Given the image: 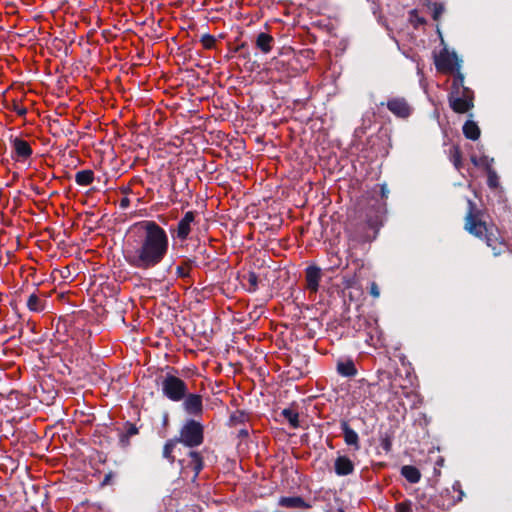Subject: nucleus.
<instances>
[{"label":"nucleus","instance_id":"nucleus-1","mask_svg":"<svg viewBox=\"0 0 512 512\" xmlns=\"http://www.w3.org/2000/svg\"><path fill=\"white\" fill-rule=\"evenodd\" d=\"M137 238L128 242L124 258L139 270H150L159 265L168 253L169 237L166 230L153 220H142L133 225Z\"/></svg>","mask_w":512,"mask_h":512},{"label":"nucleus","instance_id":"nucleus-2","mask_svg":"<svg viewBox=\"0 0 512 512\" xmlns=\"http://www.w3.org/2000/svg\"><path fill=\"white\" fill-rule=\"evenodd\" d=\"M468 207L464 229L469 234L485 241L486 245L491 248L494 256L508 252L512 260V254L509 252L507 243L500 235L499 229L495 225H488L485 221L480 219L479 214L475 212V204L473 201L468 200Z\"/></svg>","mask_w":512,"mask_h":512},{"label":"nucleus","instance_id":"nucleus-3","mask_svg":"<svg viewBox=\"0 0 512 512\" xmlns=\"http://www.w3.org/2000/svg\"><path fill=\"white\" fill-rule=\"evenodd\" d=\"M381 225L380 209L372 207L365 211V213L361 212L358 218L351 219L347 224L346 230L353 240L366 243L376 238Z\"/></svg>","mask_w":512,"mask_h":512},{"label":"nucleus","instance_id":"nucleus-4","mask_svg":"<svg viewBox=\"0 0 512 512\" xmlns=\"http://www.w3.org/2000/svg\"><path fill=\"white\" fill-rule=\"evenodd\" d=\"M453 74V81L448 94L450 108L457 114H465L474 108V91L464 85V74L461 70Z\"/></svg>","mask_w":512,"mask_h":512},{"label":"nucleus","instance_id":"nucleus-5","mask_svg":"<svg viewBox=\"0 0 512 512\" xmlns=\"http://www.w3.org/2000/svg\"><path fill=\"white\" fill-rule=\"evenodd\" d=\"M179 443L188 448H195L204 442V426L195 419H187L181 426L178 436Z\"/></svg>","mask_w":512,"mask_h":512},{"label":"nucleus","instance_id":"nucleus-6","mask_svg":"<svg viewBox=\"0 0 512 512\" xmlns=\"http://www.w3.org/2000/svg\"><path fill=\"white\" fill-rule=\"evenodd\" d=\"M162 395L172 402H181L187 396L188 385L180 377L166 373L161 377Z\"/></svg>","mask_w":512,"mask_h":512},{"label":"nucleus","instance_id":"nucleus-7","mask_svg":"<svg viewBox=\"0 0 512 512\" xmlns=\"http://www.w3.org/2000/svg\"><path fill=\"white\" fill-rule=\"evenodd\" d=\"M34 379L37 382V384L34 383V399H37L40 404L45 406L53 404L57 390L51 375L44 374L41 376L40 374H34Z\"/></svg>","mask_w":512,"mask_h":512},{"label":"nucleus","instance_id":"nucleus-8","mask_svg":"<svg viewBox=\"0 0 512 512\" xmlns=\"http://www.w3.org/2000/svg\"><path fill=\"white\" fill-rule=\"evenodd\" d=\"M197 212L187 211L175 226L170 227L169 233L175 241L181 243L187 241L196 221Z\"/></svg>","mask_w":512,"mask_h":512},{"label":"nucleus","instance_id":"nucleus-9","mask_svg":"<svg viewBox=\"0 0 512 512\" xmlns=\"http://www.w3.org/2000/svg\"><path fill=\"white\" fill-rule=\"evenodd\" d=\"M461 62L456 52H449L446 48L440 51L434 60L438 72L451 74L461 70Z\"/></svg>","mask_w":512,"mask_h":512},{"label":"nucleus","instance_id":"nucleus-10","mask_svg":"<svg viewBox=\"0 0 512 512\" xmlns=\"http://www.w3.org/2000/svg\"><path fill=\"white\" fill-rule=\"evenodd\" d=\"M380 105H386L387 109L399 119H407L413 113V107L405 97L401 96L390 97L386 103L381 102Z\"/></svg>","mask_w":512,"mask_h":512},{"label":"nucleus","instance_id":"nucleus-11","mask_svg":"<svg viewBox=\"0 0 512 512\" xmlns=\"http://www.w3.org/2000/svg\"><path fill=\"white\" fill-rule=\"evenodd\" d=\"M182 408L190 416L201 417L204 412L202 396L187 391V396L182 400Z\"/></svg>","mask_w":512,"mask_h":512},{"label":"nucleus","instance_id":"nucleus-12","mask_svg":"<svg viewBox=\"0 0 512 512\" xmlns=\"http://www.w3.org/2000/svg\"><path fill=\"white\" fill-rule=\"evenodd\" d=\"M47 205L43 202L36 203L34 201V238L38 235L44 236L47 235L48 238L51 237V229L46 226L43 228V231H38V225L46 222L49 218V212L47 211Z\"/></svg>","mask_w":512,"mask_h":512},{"label":"nucleus","instance_id":"nucleus-13","mask_svg":"<svg viewBox=\"0 0 512 512\" xmlns=\"http://www.w3.org/2000/svg\"><path fill=\"white\" fill-rule=\"evenodd\" d=\"M306 288L310 292L316 293L319 289V283L322 278V271L316 265H310L305 269Z\"/></svg>","mask_w":512,"mask_h":512},{"label":"nucleus","instance_id":"nucleus-14","mask_svg":"<svg viewBox=\"0 0 512 512\" xmlns=\"http://www.w3.org/2000/svg\"><path fill=\"white\" fill-rule=\"evenodd\" d=\"M37 353V361L34 359V371H48L51 355H50V344L47 347L34 348V354Z\"/></svg>","mask_w":512,"mask_h":512},{"label":"nucleus","instance_id":"nucleus-15","mask_svg":"<svg viewBox=\"0 0 512 512\" xmlns=\"http://www.w3.org/2000/svg\"><path fill=\"white\" fill-rule=\"evenodd\" d=\"M340 428L343 434L344 442L346 445L353 447L355 450L360 449V440L357 432L353 430L348 421L342 420L340 422Z\"/></svg>","mask_w":512,"mask_h":512},{"label":"nucleus","instance_id":"nucleus-16","mask_svg":"<svg viewBox=\"0 0 512 512\" xmlns=\"http://www.w3.org/2000/svg\"><path fill=\"white\" fill-rule=\"evenodd\" d=\"M334 471L338 476H348L354 472V463L348 456H338L334 461Z\"/></svg>","mask_w":512,"mask_h":512},{"label":"nucleus","instance_id":"nucleus-17","mask_svg":"<svg viewBox=\"0 0 512 512\" xmlns=\"http://www.w3.org/2000/svg\"><path fill=\"white\" fill-rule=\"evenodd\" d=\"M278 505L284 508H312L311 503L301 496H282L278 499Z\"/></svg>","mask_w":512,"mask_h":512},{"label":"nucleus","instance_id":"nucleus-18","mask_svg":"<svg viewBox=\"0 0 512 512\" xmlns=\"http://www.w3.org/2000/svg\"><path fill=\"white\" fill-rule=\"evenodd\" d=\"M274 42L273 36L265 32H260L255 39L256 48L263 54H268L272 51Z\"/></svg>","mask_w":512,"mask_h":512},{"label":"nucleus","instance_id":"nucleus-19","mask_svg":"<svg viewBox=\"0 0 512 512\" xmlns=\"http://www.w3.org/2000/svg\"><path fill=\"white\" fill-rule=\"evenodd\" d=\"M336 370L342 377L352 378L358 373L355 363L352 359L339 360L336 365Z\"/></svg>","mask_w":512,"mask_h":512},{"label":"nucleus","instance_id":"nucleus-20","mask_svg":"<svg viewBox=\"0 0 512 512\" xmlns=\"http://www.w3.org/2000/svg\"><path fill=\"white\" fill-rule=\"evenodd\" d=\"M188 456L190 458V461L188 463V466L193 470L194 472V476L192 478V481H196V479L198 478L200 472L203 470L204 468V459H203V456L201 455L200 452H197V451H194V450H191L189 453H188Z\"/></svg>","mask_w":512,"mask_h":512},{"label":"nucleus","instance_id":"nucleus-21","mask_svg":"<svg viewBox=\"0 0 512 512\" xmlns=\"http://www.w3.org/2000/svg\"><path fill=\"white\" fill-rule=\"evenodd\" d=\"M195 265V260L191 258H184L175 268V274L177 278L190 279L191 271Z\"/></svg>","mask_w":512,"mask_h":512},{"label":"nucleus","instance_id":"nucleus-22","mask_svg":"<svg viewBox=\"0 0 512 512\" xmlns=\"http://www.w3.org/2000/svg\"><path fill=\"white\" fill-rule=\"evenodd\" d=\"M242 286L249 293H255L258 290L259 278L254 271L242 275Z\"/></svg>","mask_w":512,"mask_h":512},{"label":"nucleus","instance_id":"nucleus-23","mask_svg":"<svg viewBox=\"0 0 512 512\" xmlns=\"http://www.w3.org/2000/svg\"><path fill=\"white\" fill-rule=\"evenodd\" d=\"M39 19H40L39 16L34 17V31L37 29L38 33L40 35H42V37L39 38V39H36V36L34 35V56L38 53V49H37L38 47L40 48L39 53L43 54L44 46H43L42 41L46 40L47 35H48V33L46 32V27L45 26L39 25L37 27Z\"/></svg>","mask_w":512,"mask_h":512},{"label":"nucleus","instance_id":"nucleus-24","mask_svg":"<svg viewBox=\"0 0 512 512\" xmlns=\"http://www.w3.org/2000/svg\"><path fill=\"white\" fill-rule=\"evenodd\" d=\"M462 131H463L464 136L467 139L472 140V141L478 140L480 137V134H481L479 126L477 125L476 122H474L472 120H467L464 123V125L462 127Z\"/></svg>","mask_w":512,"mask_h":512},{"label":"nucleus","instance_id":"nucleus-25","mask_svg":"<svg viewBox=\"0 0 512 512\" xmlns=\"http://www.w3.org/2000/svg\"><path fill=\"white\" fill-rule=\"evenodd\" d=\"M124 428V432L119 435V442L122 447L128 446L130 444V437L138 434L139 432L138 427L131 422H126Z\"/></svg>","mask_w":512,"mask_h":512},{"label":"nucleus","instance_id":"nucleus-26","mask_svg":"<svg viewBox=\"0 0 512 512\" xmlns=\"http://www.w3.org/2000/svg\"><path fill=\"white\" fill-rule=\"evenodd\" d=\"M13 148L18 159H27L31 154V148L27 141L16 138L13 141Z\"/></svg>","mask_w":512,"mask_h":512},{"label":"nucleus","instance_id":"nucleus-27","mask_svg":"<svg viewBox=\"0 0 512 512\" xmlns=\"http://www.w3.org/2000/svg\"><path fill=\"white\" fill-rule=\"evenodd\" d=\"M401 475L412 484L418 483L421 479V473L419 469L412 465H404L401 468Z\"/></svg>","mask_w":512,"mask_h":512},{"label":"nucleus","instance_id":"nucleus-28","mask_svg":"<svg viewBox=\"0 0 512 512\" xmlns=\"http://www.w3.org/2000/svg\"><path fill=\"white\" fill-rule=\"evenodd\" d=\"M94 181V172L91 169H84L76 172L75 182L79 186H88Z\"/></svg>","mask_w":512,"mask_h":512},{"label":"nucleus","instance_id":"nucleus-29","mask_svg":"<svg viewBox=\"0 0 512 512\" xmlns=\"http://www.w3.org/2000/svg\"><path fill=\"white\" fill-rule=\"evenodd\" d=\"M448 156H449V160L452 162L455 169L460 171L463 167L462 152H461L460 147L458 145H453L449 149Z\"/></svg>","mask_w":512,"mask_h":512},{"label":"nucleus","instance_id":"nucleus-30","mask_svg":"<svg viewBox=\"0 0 512 512\" xmlns=\"http://www.w3.org/2000/svg\"><path fill=\"white\" fill-rule=\"evenodd\" d=\"M33 489H34V495H37L39 497L42 508L44 510L48 511V508H45V501L48 498L49 492L47 490V485H46L45 481L40 480L39 483L34 484Z\"/></svg>","mask_w":512,"mask_h":512},{"label":"nucleus","instance_id":"nucleus-31","mask_svg":"<svg viewBox=\"0 0 512 512\" xmlns=\"http://www.w3.org/2000/svg\"><path fill=\"white\" fill-rule=\"evenodd\" d=\"M281 415L289 422L294 429L300 427L299 413L292 408H285L281 411Z\"/></svg>","mask_w":512,"mask_h":512},{"label":"nucleus","instance_id":"nucleus-32","mask_svg":"<svg viewBox=\"0 0 512 512\" xmlns=\"http://www.w3.org/2000/svg\"><path fill=\"white\" fill-rule=\"evenodd\" d=\"M178 443H179V441L177 440L176 437H174V438L168 439L163 446L162 455L170 463H173L175 461L173 451H174L176 444H178Z\"/></svg>","mask_w":512,"mask_h":512},{"label":"nucleus","instance_id":"nucleus-33","mask_svg":"<svg viewBox=\"0 0 512 512\" xmlns=\"http://www.w3.org/2000/svg\"><path fill=\"white\" fill-rule=\"evenodd\" d=\"M18 393L12 391L7 397L0 394V410H2L3 406L6 408L13 410L16 406L14 405V400L17 399Z\"/></svg>","mask_w":512,"mask_h":512},{"label":"nucleus","instance_id":"nucleus-34","mask_svg":"<svg viewBox=\"0 0 512 512\" xmlns=\"http://www.w3.org/2000/svg\"><path fill=\"white\" fill-rule=\"evenodd\" d=\"M46 162L44 154L34 157V178L39 177L42 180L46 179V172L38 170L39 167H43V164Z\"/></svg>","mask_w":512,"mask_h":512},{"label":"nucleus","instance_id":"nucleus-35","mask_svg":"<svg viewBox=\"0 0 512 512\" xmlns=\"http://www.w3.org/2000/svg\"><path fill=\"white\" fill-rule=\"evenodd\" d=\"M44 296H45L44 293H41V292L36 293L34 291V312H42V311L46 310L48 303H47L46 298H42Z\"/></svg>","mask_w":512,"mask_h":512},{"label":"nucleus","instance_id":"nucleus-36","mask_svg":"<svg viewBox=\"0 0 512 512\" xmlns=\"http://www.w3.org/2000/svg\"><path fill=\"white\" fill-rule=\"evenodd\" d=\"M426 5L428 8L432 9V18L433 20L437 21L441 17L442 13L444 12V5L442 3L438 2H431L429 0H425Z\"/></svg>","mask_w":512,"mask_h":512},{"label":"nucleus","instance_id":"nucleus-37","mask_svg":"<svg viewBox=\"0 0 512 512\" xmlns=\"http://www.w3.org/2000/svg\"><path fill=\"white\" fill-rule=\"evenodd\" d=\"M471 162L474 164V166H481L487 171L489 170V168H492L494 159L489 158L487 156H482L480 158H477L476 156H471Z\"/></svg>","mask_w":512,"mask_h":512},{"label":"nucleus","instance_id":"nucleus-38","mask_svg":"<svg viewBox=\"0 0 512 512\" xmlns=\"http://www.w3.org/2000/svg\"><path fill=\"white\" fill-rule=\"evenodd\" d=\"M200 42L204 49L211 50L216 48L217 39L211 34H203L200 38Z\"/></svg>","mask_w":512,"mask_h":512},{"label":"nucleus","instance_id":"nucleus-39","mask_svg":"<svg viewBox=\"0 0 512 512\" xmlns=\"http://www.w3.org/2000/svg\"><path fill=\"white\" fill-rule=\"evenodd\" d=\"M487 172V185L491 189H496L499 187V177L496 171L493 168H489Z\"/></svg>","mask_w":512,"mask_h":512},{"label":"nucleus","instance_id":"nucleus-40","mask_svg":"<svg viewBox=\"0 0 512 512\" xmlns=\"http://www.w3.org/2000/svg\"><path fill=\"white\" fill-rule=\"evenodd\" d=\"M392 435L385 433L380 437V446L386 452H390L392 450Z\"/></svg>","mask_w":512,"mask_h":512},{"label":"nucleus","instance_id":"nucleus-41","mask_svg":"<svg viewBox=\"0 0 512 512\" xmlns=\"http://www.w3.org/2000/svg\"><path fill=\"white\" fill-rule=\"evenodd\" d=\"M411 510L412 503L410 500H405L395 505V512H411Z\"/></svg>","mask_w":512,"mask_h":512},{"label":"nucleus","instance_id":"nucleus-42","mask_svg":"<svg viewBox=\"0 0 512 512\" xmlns=\"http://www.w3.org/2000/svg\"><path fill=\"white\" fill-rule=\"evenodd\" d=\"M368 325V320L365 317L358 316L357 319L354 321L352 328L355 331H361Z\"/></svg>","mask_w":512,"mask_h":512},{"label":"nucleus","instance_id":"nucleus-43","mask_svg":"<svg viewBox=\"0 0 512 512\" xmlns=\"http://www.w3.org/2000/svg\"><path fill=\"white\" fill-rule=\"evenodd\" d=\"M369 294L374 298H378L380 296V289L376 282L370 283Z\"/></svg>","mask_w":512,"mask_h":512},{"label":"nucleus","instance_id":"nucleus-44","mask_svg":"<svg viewBox=\"0 0 512 512\" xmlns=\"http://www.w3.org/2000/svg\"><path fill=\"white\" fill-rule=\"evenodd\" d=\"M343 285L345 288H352L355 286L356 284V279L355 277H347V276H344L343 277Z\"/></svg>","mask_w":512,"mask_h":512},{"label":"nucleus","instance_id":"nucleus-45","mask_svg":"<svg viewBox=\"0 0 512 512\" xmlns=\"http://www.w3.org/2000/svg\"><path fill=\"white\" fill-rule=\"evenodd\" d=\"M114 478V474L113 472H109L107 473L103 480L101 481L100 485L103 487V486H107V485H110L112 483V480Z\"/></svg>","mask_w":512,"mask_h":512},{"label":"nucleus","instance_id":"nucleus-46","mask_svg":"<svg viewBox=\"0 0 512 512\" xmlns=\"http://www.w3.org/2000/svg\"><path fill=\"white\" fill-rule=\"evenodd\" d=\"M389 189L386 183L380 185V194L383 199H386L389 195Z\"/></svg>","mask_w":512,"mask_h":512},{"label":"nucleus","instance_id":"nucleus-47","mask_svg":"<svg viewBox=\"0 0 512 512\" xmlns=\"http://www.w3.org/2000/svg\"><path fill=\"white\" fill-rule=\"evenodd\" d=\"M49 244L47 243V241L45 239H41V240H36L34 241V248L35 247H38L40 250H44L46 249V247L48 246Z\"/></svg>","mask_w":512,"mask_h":512},{"label":"nucleus","instance_id":"nucleus-48","mask_svg":"<svg viewBox=\"0 0 512 512\" xmlns=\"http://www.w3.org/2000/svg\"><path fill=\"white\" fill-rule=\"evenodd\" d=\"M453 489L454 490H458L459 491V496H458V501H461L462 500V497L464 496V492L461 490V484L459 481H456L454 484H453Z\"/></svg>","mask_w":512,"mask_h":512},{"label":"nucleus","instance_id":"nucleus-49","mask_svg":"<svg viewBox=\"0 0 512 512\" xmlns=\"http://www.w3.org/2000/svg\"><path fill=\"white\" fill-rule=\"evenodd\" d=\"M120 208L126 209L130 206V199L128 197H124L120 200Z\"/></svg>","mask_w":512,"mask_h":512},{"label":"nucleus","instance_id":"nucleus-50","mask_svg":"<svg viewBox=\"0 0 512 512\" xmlns=\"http://www.w3.org/2000/svg\"><path fill=\"white\" fill-rule=\"evenodd\" d=\"M245 417H246V415L243 412H241V413H239L238 416L237 415L231 416V420L232 421H237V422H242Z\"/></svg>","mask_w":512,"mask_h":512},{"label":"nucleus","instance_id":"nucleus-51","mask_svg":"<svg viewBox=\"0 0 512 512\" xmlns=\"http://www.w3.org/2000/svg\"><path fill=\"white\" fill-rule=\"evenodd\" d=\"M177 194H178V193H177V191H176V189H175V183L173 182V183H172V196H171V201H172V202H176V200H177Z\"/></svg>","mask_w":512,"mask_h":512},{"label":"nucleus","instance_id":"nucleus-52","mask_svg":"<svg viewBox=\"0 0 512 512\" xmlns=\"http://www.w3.org/2000/svg\"><path fill=\"white\" fill-rule=\"evenodd\" d=\"M15 110H16V112H17L19 115L25 114V113H26V111H27L25 108H23V107H21V106H19V105L15 106Z\"/></svg>","mask_w":512,"mask_h":512},{"label":"nucleus","instance_id":"nucleus-53","mask_svg":"<svg viewBox=\"0 0 512 512\" xmlns=\"http://www.w3.org/2000/svg\"><path fill=\"white\" fill-rule=\"evenodd\" d=\"M36 449H40L41 451H43V449H42V447H40V445H37V447H34V450H36ZM33 457L34 458H36V457L42 458L43 454H40V453L34 451Z\"/></svg>","mask_w":512,"mask_h":512},{"label":"nucleus","instance_id":"nucleus-54","mask_svg":"<svg viewBox=\"0 0 512 512\" xmlns=\"http://www.w3.org/2000/svg\"><path fill=\"white\" fill-rule=\"evenodd\" d=\"M247 47V44L245 42L241 43L240 45H238L235 49H234V52H240L241 50L245 49Z\"/></svg>","mask_w":512,"mask_h":512},{"label":"nucleus","instance_id":"nucleus-55","mask_svg":"<svg viewBox=\"0 0 512 512\" xmlns=\"http://www.w3.org/2000/svg\"><path fill=\"white\" fill-rule=\"evenodd\" d=\"M27 305H28V307H30V308L32 307V294H31V295H29V296H28V298H27Z\"/></svg>","mask_w":512,"mask_h":512},{"label":"nucleus","instance_id":"nucleus-56","mask_svg":"<svg viewBox=\"0 0 512 512\" xmlns=\"http://www.w3.org/2000/svg\"><path fill=\"white\" fill-rule=\"evenodd\" d=\"M33 191H34V194H42L43 193L41 189H39L38 187H35V186L33 188Z\"/></svg>","mask_w":512,"mask_h":512},{"label":"nucleus","instance_id":"nucleus-57","mask_svg":"<svg viewBox=\"0 0 512 512\" xmlns=\"http://www.w3.org/2000/svg\"><path fill=\"white\" fill-rule=\"evenodd\" d=\"M33 271H34V278H35L36 277V268L35 267L33 268ZM42 282H43V280H40L39 282L36 283V281L34 280V285H38Z\"/></svg>","mask_w":512,"mask_h":512},{"label":"nucleus","instance_id":"nucleus-58","mask_svg":"<svg viewBox=\"0 0 512 512\" xmlns=\"http://www.w3.org/2000/svg\"><path fill=\"white\" fill-rule=\"evenodd\" d=\"M240 435L241 436H247L248 435V431L246 429H242V430H240Z\"/></svg>","mask_w":512,"mask_h":512},{"label":"nucleus","instance_id":"nucleus-59","mask_svg":"<svg viewBox=\"0 0 512 512\" xmlns=\"http://www.w3.org/2000/svg\"><path fill=\"white\" fill-rule=\"evenodd\" d=\"M418 22H419L420 24H425V23H426V21H425V19H424V18H419V19H418Z\"/></svg>","mask_w":512,"mask_h":512},{"label":"nucleus","instance_id":"nucleus-60","mask_svg":"<svg viewBox=\"0 0 512 512\" xmlns=\"http://www.w3.org/2000/svg\"><path fill=\"white\" fill-rule=\"evenodd\" d=\"M33 262L38 263L39 261L34 257Z\"/></svg>","mask_w":512,"mask_h":512},{"label":"nucleus","instance_id":"nucleus-61","mask_svg":"<svg viewBox=\"0 0 512 512\" xmlns=\"http://www.w3.org/2000/svg\"><path fill=\"white\" fill-rule=\"evenodd\" d=\"M33 93L36 94L37 91H36V87L34 86V90H33Z\"/></svg>","mask_w":512,"mask_h":512},{"label":"nucleus","instance_id":"nucleus-62","mask_svg":"<svg viewBox=\"0 0 512 512\" xmlns=\"http://www.w3.org/2000/svg\"><path fill=\"white\" fill-rule=\"evenodd\" d=\"M33 112H34V113H35V112H37V113L39 114L38 110H37V109H35V108L33 109Z\"/></svg>","mask_w":512,"mask_h":512},{"label":"nucleus","instance_id":"nucleus-63","mask_svg":"<svg viewBox=\"0 0 512 512\" xmlns=\"http://www.w3.org/2000/svg\"><path fill=\"white\" fill-rule=\"evenodd\" d=\"M339 512H345L343 509H339Z\"/></svg>","mask_w":512,"mask_h":512},{"label":"nucleus","instance_id":"nucleus-64","mask_svg":"<svg viewBox=\"0 0 512 512\" xmlns=\"http://www.w3.org/2000/svg\"><path fill=\"white\" fill-rule=\"evenodd\" d=\"M177 512H181V511H177Z\"/></svg>","mask_w":512,"mask_h":512}]
</instances>
